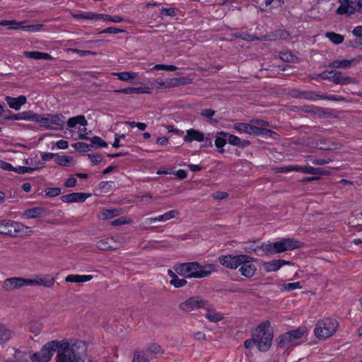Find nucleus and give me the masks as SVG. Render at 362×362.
Listing matches in <instances>:
<instances>
[{"mask_svg": "<svg viewBox=\"0 0 362 362\" xmlns=\"http://www.w3.org/2000/svg\"><path fill=\"white\" fill-rule=\"evenodd\" d=\"M352 33L356 37H357V38L351 45L353 47L360 48V42H362V25H358L354 28Z\"/></svg>", "mask_w": 362, "mask_h": 362, "instance_id": "44", "label": "nucleus"}, {"mask_svg": "<svg viewBox=\"0 0 362 362\" xmlns=\"http://www.w3.org/2000/svg\"><path fill=\"white\" fill-rule=\"evenodd\" d=\"M276 173H288L291 171L300 172V165H288L279 167L275 169Z\"/></svg>", "mask_w": 362, "mask_h": 362, "instance_id": "51", "label": "nucleus"}, {"mask_svg": "<svg viewBox=\"0 0 362 362\" xmlns=\"http://www.w3.org/2000/svg\"><path fill=\"white\" fill-rule=\"evenodd\" d=\"M308 112L313 113L320 118H332L333 114L323 107H313L312 110H306Z\"/></svg>", "mask_w": 362, "mask_h": 362, "instance_id": "38", "label": "nucleus"}, {"mask_svg": "<svg viewBox=\"0 0 362 362\" xmlns=\"http://www.w3.org/2000/svg\"><path fill=\"white\" fill-rule=\"evenodd\" d=\"M281 243L284 252L298 249L303 245V243L293 238L282 239Z\"/></svg>", "mask_w": 362, "mask_h": 362, "instance_id": "23", "label": "nucleus"}, {"mask_svg": "<svg viewBox=\"0 0 362 362\" xmlns=\"http://www.w3.org/2000/svg\"><path fill=\"white\" fill-rule=\"evenodd\" d=\"M255 344L260 351L269 349L273 334L270 329V323L267 321L259 325L252 332Z\"/></svg>", "mask_w": 362, "mask_h": 362, "instance_id": "4", "label": "nucleus"}, {"mask_svg": "<svg viewBox=\"0 0 362 362\" xmlns=\"http://www.w3.org/2000/svg\"><path fill=\"white\" fill-rule=\"evenodd\" d=\"M62 192L60 187H49L45 189V194L49 197H54L59 195Z\"/></svg>", "mask_w": 362, "mask_h": 362, "instance_id": "59", "label": "nucleus"}, {"mask_svg": "<svg viewBox=\"0 0 362 362\" xmlns=\"http://www.w3.org/2000/svg\"><path fill=\"white\" fill-rule=\"evenodd\" d=\"M243 250L246 252L251 253L257 250H262V245H259L256 243H247L243 247Z\"/></svg>", "mask_w": 362, "mask_h": 362, "instance_id": "53", "label": "nucleus"}, {"mask_svg": "<svg viewBox=\"0 0 362 362\" xmlns=\"http://www.w3.org/2000/svg\"><path fill=\"white\" fill-rule=\"evenodd\" d=\"M91 142L90 145H93V148H99V147H107V144L104 140H103L100 136H94L92 138H89Z\"/></svg>", "mask_w": 362, "mask_h": 362, "instance_id": "47", "label": "nucleus"}, {"mask_svg": "<svg viewBox=\"0 0 362 362\" xmlns=\"http://www.w3.org/2000/svg\"><path fill=\"white\" fill-rule=\"evenodd\" d=\"M226 135H227V132H218L215 140V146L218 148V152L221 153L225 152L223 146L228 143V137Z\"/></svg>", "mask_w": 362, "mask_h": 362, "instance_id": "33", "label": "nucleus"}, {"mask_svg": "<svg viewBox=\"0 0 362 362\" xmlns=\"http://www.w3.org/2000/svg\"><path fill=\"white\" fill-rule=\"evenodd\" d=\"M56 279L52 274H37L32 279H28V286H42L51 288Z\"/></svg>", "mask_w": 362, "mask_h": 362, "instance_id": "9", "label": "nucleus"}, {"mask_svg": "<svg viewBox=\"0 0 362 362\" xmlns=\"http://www.w3.org/2000/svg\"><path fill=\"white\" fill-rule=\"evenodd\" d=\"M72 158L70 156H58L56 163L62 166H68Z\"/></svg>", "mask_w": 362, "mask_h": 362, "instance_id": "58", "label": "nucleus"}, {"mask_svg": "<svg viewBox=\"0 0 362 362\" xmlns=\"http://www.w3.org/2000/svg\"><path fill=\"white\" fill-rule=\"evenodd\" d=\"M339 326L338 322L332 318L320 320L315 326L314 333L318 339H327L332 336Z\"/></svg>", "mask_w": 362, "mask_h": 362, "instance_id": "6", "label": "nucleus"}, {"mask_svg": "<svg viewBox=\"0 0 362 362\" xmlns=\"http://www.w3.org/2000/svg\"><path fill=\"white\" fill-rule=\"evenodd\" d=\"M23 286H28V279L11 277L6 279L2 285L3 288L6 291L18 289Z\"/></svg>", "mask_w": 362, "mask_h": 362, "instance_id": "10", "label": "nucleus"}, {"mask_svg": "<svg viewBox=\"0 0 362 362\" xmlns=\"http://www.w3.org/2000/svg\"><path fill=\"white\" fill-rule=\"evenodd\" d=\"M5 100L11 109L19 110L21 106L26 103L27 98L24 95H20L17 98L6 96Z\"/></svg>", "mask_w": 362, "mask_h": 362, "instance_id": "19", "label": "nucleus"}, {"mask_svg": "<svg viewBox=\"0 0 362 362\" xmlns=\"http://www.w3.org/2000/svg\"><path fill=\"white\" fill-rule=\"evenodd\" d=\"M171 285L175 288H181L187 284V280L185 279H180L177 276H173V279L170 281Z\"/></svg>", "mask_w": 362, "mask_h": 362, "instance_id": "56", "label": "nucleus"}, {"mask_svg": "<svg viewBox=\"0 0 362 362\" xmlns=\"http://www.w3.org/2000/svg\"><path fill=\"white\" fill-rule=\"evenodd\" d=\"M334 160V158H314L311 160V162L313 164L316 165H323L332 163Z\"/></svg>", "mask_w": 362, "mask_h": 362, "instance_id": "62", "label": "nucleus"}, {"mask_svg": "<svg viewBox=\"0 0 362 362\" xmlns=\"http://www.w3.org/2000/svg\"><path fill=\"white\" fill-rule=\"evenodd\" d=\"M204 134L199 130L194 129H189L187 130L186 134L183 138V140L186 143H191L194 141L202 142L204 141Z\"/></svg>", "mask_w": 362, "mask_h": 362, "instance_id": "15", "label": "nucleus"}, {"mask_svg": "<svg viewBox=\"0 0 362 362\" xmlns=\"http://www.w3.org/2000/svg\"><path fill=\"white\" fill-rule=\"evenodd\" d=\"M290 36L288 31L286 30H276L266 34L263 38L265 40H285Z\"/></svg>", "mask_w": 362, "mask_h": 362, "instance_id": "21", "label": "nucleus"}, {"mask_svg": "<svg viewBox=\"0 0 362 362\" xmlns=\"http://www.w3.org/2000/svg\"><path fill=\"white\" fill-rule=\"evenodd\" d=\"M269 125V122L262 119H254L252 124L236 123L233 125V129L240 133H245L255 136H264L275 139L278 134L269 129L265 128Z\"/></svg>", "mask_w": 362, "mask_h": 362, "instance_id": "3", "label": "nucleus"}, {"mask_svg": "<svg viewBox=\"0 0 362 362\" xmlns=\"http://www.w3.org/2000/svg\"><path fill=\"white\" fill-rule=\"evenodd\" d=\"M208 308V301L199 296L191 297L180 303L179 305V308L185 312H190L198 308Z\"/></svg>", "mask_w": 362, "mask_h": 362, "instance_id": "8", "label": "nucleus"}, {"mask_svg": "<svg viewBox=\"0 0 362 362\" xmlns=\"http://www.w3.org/2000/svg\"><path fill=\"white\" fill-rule=\"evenodd\" d=\"M278 345L281 348L286 349L296 346L287 332L279 336L278 338Z\"/></svg>", "mask_w": 362, "mask_h": 362, "instance_id": "36", "label": "nucleus"}, {"mask_svg": "<svg viewBox=\"0 0 362 362\" xmlns=\"http://www.w3.org/2000/svg\"><path fill=\"white\" fill-rule=\"evenodd\" d=\"M46 213L45 209L43 207H33L30 209H28L24 211L22 214L23 218H35L39 216H42L45 215Z\"/></svg>", "mask_w": 362, "mask_h": 362, "instance_id": "28", "label": "nucleus"}, {"mask_svg": "<svg viewBox=\"0 0 362 362\" xmlns=\"http://www.w3.org/2000/svg\"><path fill=\"white\" fill-rule=\"evenodd\" d=\"M329 74H331L330 81H332L335 84L346 85L354 83L353 78L349 76H342L339 71H329Z\"/></svg>", "mask_w": 362, "mask_h": 362, "instance_id": "17", "label": "nucleus"}, {"mask_svg": "<svg viewBox=\"0 0 362 362\" xmlns=\"http://www.w3.org/2000/svg\"><path fill=\"white\" fill-rule=\"evenodd\" d=\"M11 230L10 232V236L11 237L28 235L32 233L30 227L21 223L11 221Z\"/></svg>", "mask_w": 362, "mask_h": 362, "instance_id": "12", "label": "nucleus"}, {"mask_svg": "<svg viewBox=\"0 0 362 362\" xmlns=\"http://www.w3.org/2000/svg\"><path fill=\"white\" fill-rule=\"evenodd\" d=\"M42 328V324L37 321H32L28 324L29 331L33 333L35 335L39 334Z\"/></svg>", "mask_w": 362, "mask_h": 362, "instance_id": "50", "label": "nucleus"}, {"mask_svg": "<svg viewBox=\"0 0 362 362\" xmlns=\"http://www.w3.org/2000/svg\"><path fill=\"white\" fill-rule=\"evenodd\" d=\"M96 247L98 249L104 251L114 250L118 247L114 238H107L99 240L96 244Z\"/></svg>", "mask_w": 362, "mask_h": 362, "instance_id": "24", "label": "nucleus"}, {"mask_svg": "<svg viewBox=\"0 0 362 362\" xmlns=\"http://www.w3.org/2000/svg\"><path fill=\"white\" fill-rule=\"evenodd\" d=\"M151 85L157 89L160 88H174V81L173 78H166V79H162V78H157L154 79L151 82Z\"/></svg>", "mask_w": 362, "mask_h": 362, "instance_id": "29", "label": "nucleus"}, {"mask_svg": "<svg viewBox=\"0 0 362 362\" xmlns=\"http://www.w3.org/2000/svg\"><path fill=\"white\" fill-rule=\"evenodd\" d=\"M180 212L177 210H171L167 211L163 215L158 216L154 218H149L150 222H156V221H166L173 218H175L176 216L179 215Z\"/></svg>", "mask_w": 362, "mask_h": 362, "instance_id": "35", "label": "nucleus"}, {"mask_svg": "<svg viewBox=\"0 0 362 362\" xmlns=\"http://www.w3.org/2000/svg\"><path fill=\"white\" fill-rule=\"evenodd\" d=\"M65 117L62 114H43L35 113V122L39 126L47 129H61L65 123Z\"/></svg>", "mask_w": 362, "mask_h": 362, "instance_id": "5", "label": "nucleus"}, {"mask_svg": "<svg viewBox=\"0 0 362 362\" xmlns=\"http://www.w3.org/2000/svg\"><path fill=\"white\" fill-rule=\"evenodd\" d=\"M228 137V143L230 145L238 146L239 148H245L250 144V141L248 140H242L238 136L227 133L226 135Z\"/></svg>", "mask_w": 362, "mask_h": 362, "instance_id": "30", "label": "nucleus"}, {"mask_svg": "<svg viewBox=\"0 0 362 362\" xmlns=\"http://www.w3.org/2000/svg\"><path fill=\"white\" fill-rule=\"evenodd\" d=\"M359 0H339L341 5L337 9V13L339 15H351L358 10Z\"/></svg>", "mask_w": 362, "mask_h": 362, "instance_id": "11", "label": "nucleus"}, {"mask_svg": "<svg viewBox=\"0 0 362 362\" xmlns=\"http://www.w3.org/2000/svg\"><path fill=\"white\" fill-rule=\"evenodd\" d=\"M76 124L86 127L88 124V122L83 115H78L76 117H71L67 121V125L69 127H74Z\"/></svg>", "mask_w": 362, "mask_h": 362, "instance_id": "39", "label": "nucleus"}, {"mask_svg": "<svg viewBox=\"0 0 362 362\" xmlns=\"http://www.w3.org/2000/svg\"><path fill=\"white\" fill-rule=\"evenodd\" d=\"M90 196V194L74 192L62 196L61 200L64 203L84 202Z\"/></svg>", "mask_w": 362, "mask_h": 362, "instance_id": "14", "label": "nucleus"}, {"mask_svg": "<svg viewBox=\"0 0 362 362\" xmlns=\"http://www.w3.org/2000/svg\"><path fill=\"white\" fill-rule=\"evenodd\" d=\"M284 289L285 291H291L297 288H301L302 286L300 285V283L299 281L294 282V283H288L286 284H284Z\"/></svg>", "mask_w": 362, "mask_h": 362, "instance_id": "63", "label": "nucleus"}, {"mask_svg": "<svg viewBox=\"0 0 362 362\" xmlns=\"http://www.w3.org/2000/svg\"><path fill=\"white\" fill-rule=\"evenodd\" d=\"M175 87L189 85L192 83V79L187 77L173 78Z\"/></svg>", "mask_w": 362, "mask_h": 362, "instance_id": "54", "label": "nucleus"}, {"mask_svg": "<svg viewBox=\"0 0 362 362\" xmlns=\"http://www.w3.org/2000/svg\"><path fill=\"white\" fill-rule=\"evenodd\" d=\"M262 251L267 255L283 252L281 240L268 244H262Z\"/></svg>", "mask_w": 362, "mask_h": 362, "instance_id": "16", "label": "nucleus"}, {"mask_svg": "<svg viewBox=\"0 0 362 362\" xmlns=\"http://www.w3.org/2000/svg\"><path fill=\"white\" fill-rule=\"evenodd\" d=\"M14 334L13 331L6 325L0 323V344H6Z\"/></svg>", "mask_w": 362, "mask_h": 362, "instance_id": "25", "label": "nucleus"}, {"mask_svg": "<svg viewBox=\"0 0 362 362\" xmlns=\"http://www.w3.org/2000/svg\"><path fill=\"white\" fill-rule=\"evenodd\" d=\"M119 214L118 209H105L101 212L103 219H109L117 216Z\"/></svg>", "mask_w": 362, "mask_h": 362, "instance_id": "48", "label": "nucleus"}, {"mask_svg": "<svg viewBox=\"0 0 362 362\" xmlns=\"http://www.w3.org/2000/svg\"><path fill=\"white\" fill-rule=\"evenodd\" d=\"M154 70H165L169 71H175L177 69V67L174 65H166V64H156L153 67Z\"/></svg>", "mask_w": 362, "mask_h": 362, "instance_id": "61", "label": "nucleus"}, {"mask_svg": "<svg viewBox=\"0 0 362 362\" xmlns=\"http://www.w3.org/2000/svg\"><path fill=\"white\" fill-rule=\"evenodd\" d=\"M87 156L93 165H97V164L100 163L103 159L102 156L98 153H95V154L89 153Z\"/></svg>", "mask_w": 362, "mask_h": 362, "instance_id": "64", "label": "nucleus"}, {"mask_svg": "<svg viewBox=\"0 0 362 362\" xmlns=\"http://www.w3.org/2000/svg\"><path fill=\"white\" fill-rule=\"evenodd\" d=\"M11 220L0 221V234L8 235L10 236L11 230Z\"/></svg>", "mask_w": 362, "mask_h": 362, "instance_id": "43", "label": "nucleus"}, {"mask_svg": "<svg viewBox=\"0 0 362 362\" xmlns=\"http://www.w3.org/2000/svg\"><path fill=\"white\" fill-rule=\"evenodd\" d=\"M35 113L31 110L23 111L17 114L13 113L11 116L6 117L8 120H25L35 122Z\"/></svg>", "mask_w": 362, "mask_h": 362, "instance_id": "22", "label": "nucleus"}, {"mask_svg": "<svg viewBox=\"0 0 362 362\" xmlns=\"http://www.w3.org/2000/svg\"><path fill=\"white\" fill-rule=\"evenodd\" d=\"M287 333L291 337L295 345H297L298 343L296 342V341L300 339L304 335V334L305 333V329L304 327H299L296 329L289 331Z\"/></svg>", "mask_w": 362, "mask_h": 362, "instance_id": "40", "label": "nucleus"}, {"mask_svg": "<svg viewBox=\"0 0 362 362\" xmlns=\"http://www.w3.org/2000/svg\"><path fill=\"white\" fill-rule=\"evenodd\" d=\"M250 262H246L241 264L239 269L241 275L249 279L252 278L257 271L256 267L250 264Z\"/></svg>", "mask_w": 362, "mask_h": 362, "instance_id": "27", "label": "nucleus"}, {"mask_svg": "<svg viewBox=\"0 0 362 362\" xmlns=\"http://www.w3.org/2000/svg\"><path fill=\"white\" fill-rule=\"evenodd\" d=\"M93 279L92 275H78V274H69L68 275L65 281L66 282L71 283H82L89 281Z\"/></svg>", "mask_w": 362, "mask_h": 362, "instance_id": "34", "label": "nucleus"}, {"mask_svg": "<svg viewBox=\"0 0 362 362\" xmlns=\"http://www.w3.org/2000/svg\"><path fill=\"white\" fill-rule=\"evenodd\" d=\"M300 173L313 175H329L330 170H325L322 168H315L312 166H300Z\"/></svg>", "mask_w": 362, "mask_h": 362, "instance_id": "26", "label": "nucleus"}, {"mask_svg": "<svg viewBox=\"0 0 362 362\" xmlns=\"http://www.w3.org/2000/svg\"><path fill=\"white\" fill-rule=\"evenodd\" d=\"M206 310L205 317L212 322H218L221 321L223 317L220 313H217L211 308V305L208 303V308H204Z\"/></svg>", "mask_w": 362, "mask_h": 362, "instance_id": "32", "label": "nucleus"}, {"mask_svg": "<svg viewBox=\"0 0 362 362\" xmlns=\"http://www.w3.org/2000/svg\"><path fill=\"white\" fill-rule=\"evenodd\" d=\"M291 95L295 98L299 99H305L310 100H319V94L308 90H293L291 93Z\"/></svg>", "mask_w": 362, "mask_h": 362, "instance_id": "18", "label": "nucleus"}, {"mask_svg": "<svg viewBox=\"0 0 362 362\" xmlns=\"http://www.w3.org/2000/svg\"><path fill=\"white\" fill-rule=\"evenodd\" d=\"M290 262L283 259L272 260L263 263L264 269L267 272H273L278 271L282 266L289 264Z\"/></svg>", "mask_w": 362, "mask_h": 362, "instance_id": "20", "label": "nucleus"}, {"mask_svg": "<svg viewBox=\"0 0 362 362\" xmlns=\"http://www.w3.org/2000/svg\"><path fill=\"white\" fill-rule=\"evenodd\" d=\"M319 100H327L332 101H344L345 98L341 95H320L319 94Z\"/></svg>", "mask_w": 362, "mask_h": 362, "instance_id": "55", "label": "nucleus"}, {"mask_svg": "<svg viewBox=\"0 0 362 362\" xmlns=\"http://www.w3.org/2000/svg\"><path fill=\"white\" fill-rule=\"evenodd\" d=\"M75 19L95 20L96 13L93 12H81L80 13L72 14Z\"/></svg>", "mask_w": 362, "mask_h": 362, "instance_id": "46", "label": "nucleus"}, {"mask_svg": "<svg viewBox=\"0 0 362 362\" xmlns=\"http://www.w3.org/2000/svg\"><path fill=\"white\" fill-rule=\"evenodd\" d=\"M148 88L144 87H128L115 90L116 93L127 95L148 93Z\"/></svg>", "mask_w": 362, "mask_h": 362, "instance_id": "31", "label": "nucleus"}, {"mask_svg": "<svg viewBox=\"0 0 362 362\" xmlns=\"http://www.w3.org/2000/svg\"><path fill=\"white\" fill-rule=\"evenodd\" d=\"M24 54L25 57L34 59H44V60H49L52 57L48 53L40 52L38 51H33V52H25Z\"/></svg>", "mask_w": 362, "mask_h": 362, "instance_id": "37", "label": "nucleus"}, {"mask_svg": "<svg viewBox=\"0 0 362 362\" xmlns=\"http://www.w3.org/2000/svg\"><path fill=\"white\" fill-rule=\"evenodd\" d=\"M146 351L151 354L160 355L164 352V350L160 345L153 343L148 346Z\"/></svg>", "mask_w": 362, "mask_h": 362, "instance_id": "52", "label": "nucleus"}, {"mask_svg": "<svg viewBox=\"0 0 362 362\" xmlns=\"http://www.w3.org/2000/svg\"><path fill=\"white\" fill-rule=\"evenodd\" d=\"M175 272L179 275L188 279H203L209 277L217 271L214 264L202 265L198 262L178 263L174 266Z\"/></svg>", "mask_w": 362, "mask_h": 362, "instance_id": "2", "label": "nucleus"}, {"mask_svg": "<svg viewBox=\"0 0 362 362\" xmlns=\"http://www.w3.org/2000/svg\"><path fill=\"white\" fill-rule=\"evenodd\" d=\"M20 351H16L13 358H8L4 362H29L28 358L20 356Z\"/></svg>", "mask_w": 362, "mask_h": 362, "instance_id": "60", "label": "nucleus"}, {"mask_svg": "<svg viewBox=\"0 0 362 362\" xmlns=\"http://www.w3.org/2000/svg\"><path fill=\"white\" fill-rule=\"evenodd\" d=\"M72 146L79 152H88L93 149V145L81 141L74 144Z\"/></svg>", "mask_w": 362, "mask_h": 362, "instance_id": "45", "label": "nucleus"}, {"mask_svg": "<svg viewBox=\"0 0 362 362\" xmlns=\"http://www.w3.org/2000/svg\"><path fill=\"white\" fill-rule=\"evenodd\" d=\"M325 37L335 45H339L342 43L344 40V35L334 32H327L325 33Z\"/></svg>", "mask_w": 362, "mask_h": 362, "instance_id": "41", "label": "nucleus"}, {"mask_svg": "<svg viewBox=\"0 0 362 362\" xmlns=\"http://www.w3.org/2000/svg\"><path fill=\"white\" fill-rule=\"evenodd\" d=\"M23 23V21L18 22L15 20H11V21L3 20V21H0V25H1V26L9 25V27L8 28L9 30L21 29V28L23 26L22 25Z\"/></svg>", "mask_w": 362, "mask_h": 362, "instance_id": "42", "label": "nucleus"}, {"mask_svg": "<svg viewBox=\"0 0 362 362\" xmlns=\"http://www.w3.org/2000/svg\"><path fill=\"white\" fill-rule=\"evenodd\" d=\"M252 257L246 255H220L218 257V260L222 266L230 269H235L240 267L241 264L246 262H252Z\"/></svg>", "mask_w": 362, "mask_h": 362, "instance_id": "7", "label": "nucleus"}, {"mask_svg": "<svg viewBox=\"0 0 362 362\" xmlns=\"http://www.w3.org/2000/svg\"><path fill=\"white\" fill-rule=\"evenodd\" d=\"M76 344H70L67 339L53 340L45 344L39 352L35 353V357L41 356V361L49 362L57 353V362H79L80 356L75 350Z\"/></svg>", "mask_w": 362, "mask_h": 362, "instance_id": "1", "label": "nucleus"}, {"mask_svg": "<svg viewBox=\"0 0 362 362\" xmlns=\"http://www.w3.org/2000/svg\"><path fill=\"white\" fill-rule=\"evenodd\" d=\"M132 362H150L148 358L145 356V354L140 351H135Z\"/></svg>", "mask_w": 362, "mask_h": 362, "instance_id": "57", "label": "nucleus"}, {"mask_svg": "<svg viewBox=\"0 0 362 362\" xmlns=\"http://www.w3.org/2000/svg\"><path fill=\"white\" fill-rule=\"evenodd\" d=\"M117 76H118V78L123 81H127L132 79H134L137 74L135 72H129V71H124L117 73Z\"/></svg>", "mask_w": 362, "mask_h": 362, "instance_id": "49", "label": "nucleus"}, {"mask_svg": "<svg viewBox=\"0 0 362 362\" xmlns=\"http://www.w3.org/2000/svg\"><path fill=\"white\" fill-rule=\"evenodd\" d=\"M362 61V56L358 55L354 58H352L350 60L348 59H342V60H334L332 61L329 66L335 69L342 68L347 69L351 67V66L356 65Z\"/></svg>", "mask_w": 362, "mask_h": 362, "instance_id": "13", "label": "nucleus"}]
</instances>
